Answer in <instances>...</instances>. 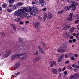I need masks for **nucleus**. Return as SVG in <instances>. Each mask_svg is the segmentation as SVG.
Listing matches in <instances>:
<instances>
[{
  "label": "nucleus",
  "mask_w": 79,
  "mask_h": 79,
  "mask_svg": "<svg viewBox=\"0 0 79 79\" xmlns=\"http://www.w3.org/2000/svg\"><path fill=\"white\" fill-rule=\"evenodd\" d=\"M27 56V55L26 53L23 54L21 53L19 54H15L11 56V60H16L17 58H19L21 59H23L25 57Z\"/></svg>",
  "instance_id": "nucleus-1"
},
{
  "label": "nucleus",
  "mask_w": 79,
  "mask_h": 79,
  "mask_svg": "<svg viewBox=\"0 0 79 79\" xmlns=\"http://www.w3.org/2000/svg\"><path fill=\"white\" fill-rule=\"evenodd\" d=\"M34 26L36 29H37L39 30V29H40V28H41V27H40V23L39 22H36L34 23Z\"/></svg>",
  "instance_id": "nucleus-2"
},
{
  "label": "nucleus",
  "mask_w": 79,
  "mask_h": 79,
  "mask_svg": "<svg viewBox=\"0 0 79 79\" xmlns=\"http://www.w3.org/2000/svg\"><path fill=\"white\" fill-rule=\"evenodd\" d=\"M27 12V14L26 15V16L25 17L27 19H29V18H31V17H32V16H35V13H29Z\"/></svg>",
  "instance_id": "nucleus-3"
},
{
  "label": "nucleus",
  "mask_w": 79,
  "mask_h": 79,
  "mask_svg": "<svg viewBox=\"0 0 79 79\" xmlns=\"http://www.w3.org/2000/svg\"><path fill=\"white\" fill-rule=\"evenodd\" d=\"M70 4L71 8L72 7H76V6H77L78 5L77 3L74 1H71L70 2Z\"/></svg>",
  "instance_id": "nucleus-4"
},
{
  "label": "nucleus",
  "mask_w": 79,
  "mask_h": 79,
  "mask_svg": "<svg viewBox=\"0 0 79 79\" xmlns=\"http://www.w3.org/2000/svg\"><path fill=\"white\" fill-rule=\"evenodd\" d=\"M79 74H75L74 75H72L69 78V79H77L79 77Z\"/></svg>",
  "instance_id": "nucleus-5"
},
{
  "label": "nucleus",
  "mask_w": 79,
  "mask_h": 79,
  "mask_svg": "<svg viewBox=\"0 0 79 79\" xmlns=\"http://www.w3.org/2000/svg\"><path fill=\"white\" fill-rule=\"evenodd\" d=\"M20 10L21 13H27V11H28V10L26 8H20Z\"/></svg>",
  "instance_id": "nucleus-6"
},
{
  "label": "nucleus",
  "mask_w": 79,
  "mask_h": 79,
  "mask_svg": "<svg viewBox=\"0 0 79 79\" xmlns=\"http://www.w3.org/2000/svg\"><path fill=\"white\" fill-rule=\"evenodd\" d=\"M21 10H20V9L19 10H18L15 11L14 13V15L15 16H19L21 15Z\"/></svg>",
  "instance_id": "nucleus-7"
},
{
  "label": "nucleus",
  "mask_w": 79,
  "mask_h": 79,
  "mask_svg": "<svg viewBox=\"0 0 79 79\" xmlns=\"http://www.w3.org/2000/svg\"><path fill=\"white\" fill-rule=\"evenodd\" d=\"M11 50H10L8 52H5L4 55V56L5 58H6V57H8V56L10 55L11 54Z\"/></svg>",
  "instance_id": "nucleus-8"
},
{
  "label": "nucleus",
  "mask_w": 79,
  "mask_h": 79,
  "mask_svg": "<svg viewBox=\"0 0 79 79\" xmlns=\"http://www.w3.org/2000/svg\"><path fill=\"white\" fill-rule=\"evenodd\" d=\"M49 63L51 64L50 65V66L51 67H53L54 66H56V62L54 61H51L49 62Z\"/></svg>",
  "instance_id": "nucleus-9"
},
{
  "label": "nucleus",
  "mask_w": 79,
  "mask_h": 79,
  "mask_svg": "<svg viewBox=\"0 0 79 79\" xmlns=\"http://www.w3.org/2000/svg\"><path fill=\"white\" fill-rule=\"evenodd\" d=\"M40 3L41 6H44L46 5V2L44 0H40Z\"/></svg>",
  "instance_id": "nucleus-10"
},
{
  "label": "nucleus",
  "mask_w": 79,
  "mask_h": 79,
  "mask_svg": "<svg viewBox=\"0 0 79 79\" xmlns=\"http://www.w3.org/2000/svg\"><path fill=\"white\" fill-rule=\"evenodd\" d=\"M27 13V12L21 13L20 16L22 18H24V17H26Z\"/></svg>",
  "instance_id": "nucleus-11"
},
{
  "label": "nucleus",
  "mask_w": 79,
  "mask_h": 79,
  "mask_svg": "<svg viewBox=\"0 0 79 79\" xmlns=\"http://www.w3.org/2000/svg\"><path fill=\"white\" fill-rule=\"evenodd\" d=\"M19 65H20V64L19 63H17L14 66L15 70L16 69H18L19 67Z\"/></svg>",
  "instance_id": "nucleus-12"
},
{
  "label": "nucleus",
  "mask_w": 79,
  "mask_h": 79,
  "mask_svg": "<svg viewBox=\"0 0 79 79\" xmlns=\"http://www.w3.org/2000/svg\"><path fill=\"white\" fill-rule=\"evenodd\" d=\"M71 6H65L64 7V9L66 11H67V10H69V9H71Z\"/></svg>",
  "instance_id": "nucleus-13"
},
{
  "label": "nucleus",
  "mask_w": 79,
  "mask_h": 79,
  "mask_svg": "<svg viewBox=\"0 0 79 79\" xmlns=\"http://www.w3.org/2000/svg\"><path fill=\"white\" fill-rule=\"evenodd\" d=\"M64 10H61L60 11H58L57 14H58L59 15H61V14H63V13H64Z\"/></svg>",
  "instance_id": "nucleus-14"
},
{
  "label": "nucleus",
  "mask_w": 79,
  "mask_h": 79,
  "mask_svg": "<svg viewBox=\"0 0 79 79\" xmlns=\"http://www.w3.org/2000/svg\"><path fill=\"white\" fill-rule=\"evenodd\" d=\"M24 3L23 2H18L17 4V5L18 6H20L23 5Z\"/></svg>",
  "instance_id": "nucleus-15"
},
{
  "label": "nucleus",
  "mask_w": 79,
  "mask_h": 79,
  "mask_svg": "<svg viewBox=\"0 0 79 79\" xmlns=\"http://www.w3.org/2000/svg\"><path fill=\"white\" fill-rule=\"evenodd\" d=\"M52 71L54 74H57V70L56 69H52Z\"/></svg>",
  "instance_id": "nucleus-16"
},
{
  "label": "nucleus",
  "mask_w": 79,
  "mask_h": 79,
  "mask_svg": "<svg viewBox=\"0 0 79 79\" xmlns=\"http://www.w3.org/2000/svg\"><path fill=\"white\" fill-rule=\"evenodd\" d=\"M74 28L73 27L70 29L69 33H72L73 32H74Z\"/></svg>",
  "instance_id": "nucleus-17"
},
{
  "label": "nucleus",
  "mask_w": 79,
  "mask_h": 79,
  "mask_svg": "<svg viewBox=\"0 0 79 79\" xmlns=\"http://www.w3.org/2000/svg\"><path fill=\"white\" fill-rule=\"evenodd\" d=\"M58 56L59 58H62L64 57V54H59L58 55Z\"/></svg>",
  "instance_id": "nucleus-18"
},
{
  "label": "nucleus",
  "mask_w": 79,
  "mask_h": 79,
  "mask_svg": "<svg viewBox=\"0 0 79 79\" xmlns=\"http://www.w3.org/2000/svg\"><path fill=\"white\" fill-rule=\"evenodd\" d=\"M34 9L33 8V7H31L30 8V11H31V12L30 13H34Z\"/></svg>",
  "instance_id": "nucleus-19"
},
{
  "label": "nucleus",
  "mask_w": 79,
  "mask_h": 79,
  "mask_svg": "<svg viewBox=\"0 0 79 79\" xmlns=\"http://www.w3.org/2000/svg\"><path fill=\"white\" fill-rule=\"evenodd\" d=\"M57 52H60V53L64 52V50H63V49H57Z\"/></svg>",
  "instance_id": "nucleus-20"
},
{
  "label": "nucleus",
  "mask_w": 79,
  "mask_h": 79,
  "mask_svg": "<svg viewBox=\"0 0 79 79\" xmlns=\"http://www.w3.org/2000/svg\"><path fill=\"white\" fill-rule=\"evenodd\" d=\"M48 19H51V18H52V15L49 14L48 15Z\"/></svg>",
  "instance_id": "nucleus-21"
},
{
  "label": "nucleus",
  "mask_w": 79,
  "mask_h": 79,
  "mask_svg": "<svg viewBox=\"0 0 79 79\" xmlns=\"http://www.w3.org/2000/svg\"><path fill=\"white\" fill-rule=\"evenodd\" d=\"M6 3H4L2 5V8H6Z\"/></svg>",
  "instance_id": "nucleus-22"
},
{
  "label": "nucleus",
  "mask_w": 79,
  "mask_h": 79,
  "mask_svg": "<svg viewBox=\"0 0 79 79\" xmlns=\"http://www.w3.org/2000/svg\"><path fill=\"white\" fill-rule=\"evenodd\" d=\"M47 14H45L44 17L43 18V19H44V21H45V20H46V18H47Z\"/></svg>",
  "instance_id": "nucleus-23"
},
{
  "label": "nucleus",
  "mask_w": 79,
  "mask_h": 79,
  "mask_svg": "<svg viewBox=\"0 0 79 79\" xmlns=\"http://www.w3.org/2000/svg\"><path fill=\"white\" fill-rule=\"evenodd\" d=\"M76 7H72L70 9L71 11H74L76 10Z\"/></svg>",
  "instance_id": "nucleus-24"
},
{
  "label": "nucleus",
  "mask_w": 79,
  "mask_h": 79,
  "mask_svg": "<svg viewBox=\"0 0 79 79\" xmlns=\"http://www.w3.org/2000/svg\"><path fill=\"white\" fill-rule=\"evenodd\" d=\"M19 74H20V72H17L16 73H15V74L14 75H13V77H16V76H17L18 75H19Z\"/></svg>",
  "instance_id": "nucleus-25"
},
{
  "label": "nucleus",
  "mask_w": 79,
  "mask_h": 79,
  "mask_svg": "<svg viewBox=\"0 0 79 79\" xmlns=\"http://www.w3.org/2000/svg\"><path fill=\"white\" fill-rule=\"evenodd\" d=\"M16 45L19 47V48H21V45H20V42H18L16 43Z\"/></svg>",
  "instance_id": "nucleus-26"
},
{
  "label": "nucleus",
  "mask_w": 79,
  "mask_h": 79,
  "mask_svg": "<svg viewBox=\"0 0 79 79\" xmlns=\"http://www.w3.org/2000/svg\"><path fill=\"white\" fill-rule=\"evenodd\" d=\"M14 0H9L8 2L9 3H14Z\"/></svg>",
  "instance_id": "nucleus-27"
},
{
  "label": "nucleus",
  "mask_w": 79,
  "mask_h": 79,
  "mask_svg": "<svg viewBox=\"0 0 79 79\" xmlns=\"http://www.w3.org/2000/svg\"><path fill=\"white\" fill-rule=\"evenodd\" d=\"M15 21L16 22H19V21H20V19L19 18H17L15 19Z\"/></svg>",
  "instance_id": "nucleus-28"
},
{
  "label": "nucleus",
  "mask_w": 79,
  "mask_h": 79,
  "mask_svg": "<svg viewBox=\"0 0 79 79\" xmlns=\"http://www.w3.org/2000/svg\"><path fill=\"white\" fill-rule=\"evenodd\" d=\"M18 8V6H17V4L16 5H15L14 6L13 8H14V10H16V8Z\"/></svg>",
  "instance_id": "nucleus-29"
},
{
  "label": "nucleus",
  "mask_w": 79,
  "mask_h": 79,
  "mask_svg": "<svg viewBox=\"0 0 79 79\" xmlns=\"http://www.w3.org/2000/svg\"><path fill=\"white\" fill-rule=\"evenodd\" d=\"M67 19L69 20V21H72V19H73V18L71 17H69L67 18Z\"/></svg>",
  "instance_id": "nucleus-30"
},
{
  "label": "nucleus",
  "mask_w": 79,
  "mask_h": 79,
  "mask_svg": "<svg viewBox=\"0 0 79 79\" xmlns=\"http://www.w3.org/2000/svg\"><path fill=\"white\" fill-rule=\"evenodd\" d=\"M9 7H13V4L12 3H10L9 5Z\"/></svg>",
  "instance_id": "nucleus-31"
},
{
  "label": "nucleus",
  "mask_w": 79,
  "mask_h": 79,
  "mask_svg": "<svg viewBox=\"0 0 79 79\" xmlns=\"http://www.w3.org/2000/svg\"><path fill=\"white\" fill-rule=\"evenodd\" d=\"M67 68L68 69H73V68L72 67L70 66H68L67 67Z\"/></svg>",
  "instance_id": "nucleus-32"
},
{
  "label": "nucleus",
  "mask_w": 79,
  "mask_h": 79,
  "mask_svg": "<svg viewBox=\"0 0 79 79\" xmlns=\"http://www.w3.org/2000/svg\"><path fill=\"white\" fill-rule=\"evenodd\" d=\"M20 47L21 48L23 47V48H24L25 47V46H24V44L23 43L22 44Z\"/></svg>",
  "instance_id": "nucleus-33"
},
{
  "label": "nucleus",
  "mask_w": 79,
  "mask_h": 79,
  "mask_svg": "<svg viewBox=\"0 0 79 79\" xmlns=\"http://www.w3.org/2000/svg\"><path fill=\"white\" fill-rule=\"evenodd\" d=\"M7 11L8 12H11V11H12V10L11 9H7Z\"/></svg>",
  "instance_id": "nucleus-34"
},
{
  "label": "nucleus",
  "mask_w": 79,
  "mask_h": 79,
  "mask_svg": "<svg viewBox=\"0 0 79 79\" xmlns=\"http://www.w3.org/2000/svg\"><path fill=\"white\" fill-rule=\"evenodd\" d=\"M38 19L39 20H40V21H41L42 19V18L40 16H39L38 17Z\"/></svg>",
  "instance_id": "nucleus-35"
},
{
  "label": "nucleus",
  "mask_w": 79,
  "mask_h": 79,
  "mask_svg": "<svg viewBox=\"0 0 79 79\" xmlns=\"http://www.w3.org/2000/svg\"><path fill=\"white\" fill-rule=\"evenodd\" d=\"M73 13H70L69 14V16L70 17L72 18L73 17Z\"/></svg>",
  "instance_id": "nucleus-36"
},
{
  "label": "nucleus",
  "mask_w": 79,
  "mask_h": 79,
  "mask_svg": "<svg viewBox=\"0 0 79 79\" xmlns=\"http://www.w3.org/2000/svg\"><path fill=\"white\" fill-rule=\"evenodd\" d=\"M19 40L20 42H23V38L20 39Z\"/></svg>",
  "instance_id": "nucleus-37"
},
{
  "label": "nucleus",
  "mask_w": 79,
  "mask_h": 79,
  "mask_svg": "<svg viewBox=\"0 0 79 79\" xmlns=\"http://www.w3.org/2000/svg\"><path fill=\"white\" fill-rule=\"evenodd\" d=\"M40 52H41L42 53H43V54H44V51L42 50V49L40 50Z\"/></svg>",
  "instance_id": "nucleus-38"
},
{
  "label": "nucleus",
  "mask_w": 79,
  "mask_h": 79,
  "mask_svg": "<svg viewBox=\"0 0 79 79\" xmlns=\"http://www.w3.org/2000/svg\"><path fill=\"white\" fill-rule=\"evenodd\" d=\"M38 12H39V10H34V13H35H35H37Z\"/></svg>",
  "instance_id": "nucleus-39"
},
{
  "label": "nucleus",
  "mask_w": 79,
  "mask_h": 79,
  "mask_svg": "<svg viewBox=\"0 0 79 79\" xmlns=\"http://www.w3.org/2000/svg\"><path fill=\"white\" fill-rule=\"evenodd\" d=\"M37 60H40V59H41L42 58V57L40 56H38L36 58Z\"/></svg>",
  "instance_id": "nucleus-40"
},
{
  "label": "nucleus",
  "mask_w": 79,
  "mask_h": 79,
  "mask_svg": "<svg viewBox=\"0 0 79 79\" xmlns=\"http://www.w3.org/2000/svg\"><path fill=\"white\" fill-rule=\"evenodd\" d=\"M42 10L43 11H45L47 10V8H44L42 9Z\"/></svg>",
  "instance_id": "nucleus-41"
},
{
  "label": "nucleus",
  "mask_w": 79,
  "mask_h": 79,
  "mask_svg": "<svg viewBox=\"0 0 79 79\" xmlns=\"http://www.w3.org/2000/svg\"><path fill=\"white\" fill-rule=\"evenodd\" d=\"M79 23V20H77L75 22V24H77V23Z\"/></svg>",
  "instance_id": "nucleus-42"
},
{
  "label": "nucleus",
  "mask_w": 79,
  "mask_h": 79,
  "mask_svg": "<svg viewBox=\"0 0 79 79\" xmlns=\"http://www.w3.org/2000/svg\"><path fill=\"white\" fill-rule=\"evenodd\" d=\"M38 48L39 49V50H40L42 49V48H41V47H40L39 46H38Z\"/></svg>",
  "instance_id": "nucleus-43"
},
{
  "label": "nucleus",
  "mask_w": 79,
  "mask_h": 79,
  "mask_svg": "<svg viewBox=\"0 0 79 79\" xmlns=\"http://www.w3.org/2000/svg\"><path fill=\"white\" fill-rule=\"evenodd\" d=\"M41 44L43 45L44 47H45V44H44V43H43V42H41Z\"/></svg>",
  "instance_id": "nucleus-44"
},
{
  "label": "nucleus",
  "mask_w": 79,
  "mask_h": 79,
  "mask_svg": "<svg viewBox=\"0 0 79 79\" xmlns=\"http://www.w3.org/2000/svg\"><path fill=\"white\" fill-rule=\"evenodd\" d=\"M19 23L20 24H24V22H23L22 21H20L19 22Z\"/></svg>",
  "instance_id": "nucleus-45"
},
{
  "label": "nucleus",
  "mask_w": 79,
  "mask_h": 79,
  "mask_svg": "<svg viewBox=\"0 0 79 79\" xmlns=\"http://www.w3.org/2000/svg\"><path fill=\"white\" fill-rule=\"evenodd\" d=\"M69 63V60H67L65 62V63L66 64H68V63Z\"/></svg>",
  "instance_id": "nucleus-46"
},
{
  "label": "nucleus",
  "mask_w": 79,
  "mask_h": 79,
  "mask_svg": "<svg viewBox=\"0 0 79 79\" xmlns=\"http://www.w3.org/2000/svg\"><path fill=\"white\" fill-rule=\"evenodd\" d=\"M76 17L77 19H79V14H77L76 15Z\"/></svg>",
  "instance_id": "nucleus-47"
},
{
  "label": "nucleus",
  "mask_w": 79,
  "mask_h": 79,
  "mask_svg": "<svg viewBox=\"0 0 79 79\" xmlns=\"http://www.w3.org/2000/svg\"><path fill=\"white\" fill-rule=\"evenodd\" d=\"M2 36L3 37H5V33L4 32L2 33Z\"/></svg>",
  "instance_id": "nucleus-48"
},
{
  "label": "nucleus",
  "mask_w": 79,
  "mask_h": 79,
  "mask_svg": "<svg viewBox=\"0 0 79 79\" xmlns=\"http://www.w3.org/2000/svg\"><path fill=\"white\" fill-rule=\"evenodd\" d=\"M63 35L64 36H65V37H67V33H64V34Z\"/></svg>",
  "instance_id": "nucleus-49"
},
{
  "label": "nucleus",
  "mask_w": 79,
  "mask_h": 79,
  "mask_svg": "<svg viewBox=\"0 0 79 79\" xmlns=\"http://www.w3.org/2000/svg\"><path fill=\"white\" fill-rule=\"evenodd\" d=\"M61 71V68H59L58 70V71H59L58 72L59 73Z\"/></svg>",
  "instance_id": "nucleus-50"
},
{
  "label": "nucleus",
  "mask_w": 79,
  "mask_h": 79,
  "mask_svg": "<svg viewBox=\"0 0 79 79\" xmlns=\"http://www.w3.org/2000/svg\"><path fill=\"white\" fill-rule=\"evenodd\" d=\"M62 59L61 58H60V59H59L58 60V62H60V61H61Z\"/></svg>",
  "instance_id": "nucleus-51"
},
{
  "label": "nucleus",
  "mask_w": 79,
  "mask_h": 79,
  "mask_svg": "<svg viewBox=\"0 0 79 79\" xmlns=\"http://www.w3.org/2000/svg\"><path fill=\"white\" fill-rule=\"evenodd\" d=\"M71 60H74V57L72 56L71 57Z\"/></svg>",
  "instance_id": "nucleus-52"
},
{
  "label": "nucleus",
  "mask_w": 79,
  "mask_h": 79,
  "mask_svg": "<svg viewBox=\"0 0 79 79\" xmlns=\"http://www.w3.org/2000/svg\"><path fill=\"white\" fill-rule=\"evenodd\" d=\"M74 71L75 72H77V69H74Z\"/></svg>",
  "instance_id": "nucleus-53"
},
{
  "label": "nucleus",
  "mask_w": 79,
  "mask_h": 79,
  "mask_svg": "<svg viewBox=\"0 0 79 79\" xmlns=\"http://www.w3.org/2000/svg\"><path fill=\"white\" fill-rule=\"evenodd\" d=\"M64 74H65V75H66L67 74H68V72H67V71H65L64 72Z\"/></svg>",
  "instance_id": "nucleus-54"
},
{
  "label": "nucleus",
  "mask_w": 79,
  "mask_h": 79,
  "mask_svg": "<svg viewBox=\"0 0 79 79\" xmlns=\"http://www.w3.org/2000/svg\"><path fill=\"white\" fill-rule=\"evenodd\" d=\"M69 42L70 43V44H71L72 43V40H70L69 41Z\"/></svg>",
  "instance_id": "nucleus-55"
},
{
  "label": "nucleus",
  "mask_w": 79,
  "mask_h": 79,
  "mask_svg": "<svg viewBox=\"0 0 79 79\" xmlns=\"http://www.w3.org/2000/svg\"><path fill=\"white\" fill-rule=\"evenodd\" d=\"M11 26L13 28L15 26V25L14 24H12V25H11Z\"/></svg>",
  "instance_id": "nucleus-56"
},
{
  "label": "nucleus",
  "mask_w": 79,
  "mask_h": 79,
  "mask_svg": "<svg viewBox=\"0 0 79 79\" xmlns=\"http://www.w3.org/2000/svg\"><path fill=\"white\" fill-rule=\"evenodd\" d=\"M37 60L36 58L33 60V61H37Z\"/></svg>",
  "instance_id": "nucleus-57"
},
{
  "label": "nucleus",
  "mask_w": 79,
  "mask_h": 79,
  "mask_svg": "<svg viewBox=\"0 0 79 79\" xmlns=\"http://www.w3.org/2000/svg\"><path fill=\"white\" fill-rule=\"evenodd\" d=\"M76 40L75 39H73V42H76Z\"/></svg>",
  "instance_id": "nucleus-58"
},
{
  "label": "nucleus",
  "mask_w": 79,
  "mask_h": 79,
  "mask_svg": "<svg viewBox=\"0 0 79 79\" xmlns=\"http://www.w3.org/2000/svg\"><path fill=\"white\" fill-rule=\"evenodd\" d=\"M70 38L71 39H73V38H74V37H73V36H71L70 37Z\"/></svg>",
  "instance_id": "nucleus-59"
},
{
  "label": "nucleus",
  "mask_w": 79,
  "mask_h": 79,
  "mask_svg": "<svg viewBox=\"0 0 79 79\" xmlns=\"http://www.w3.org/2000/svg\"><path fill=\"white\" fill-rule=\"evenodd\" d=\"M34 55H38V52L37 51L35 54H34Z\"/></svg>",
  "instance_id": "nucleus-60"
},
{
  "label": "nucleus",
  "mask_w": 79,
  "mask_h": 79,
  "mask_svg": "<svg viewBox=\"0 0 79 79\" xmlns=\"http://www.w3.org/2000/svg\"><path fill=\"white\" fill-rule=\"evenodd\" d=\"M74 56H75V57H77V54H75Z\"/></svg>",
  "instance_id": "nucleus-61"
},
{
  "label": "nucleus",
  "mask_w": 79,
  "mask_h": 79,
  "mask_svg": "<svg viewBox=\"0 0 79 79\" xmlns=\"http://www.w3.org/2000/svg\"><path fill=\"white\" fill-rule=\"evenodd\" d=\"M29 23V21H26L25 22V23L26 24H28V23Z\"/></svg>",
  "instance_id": "nucleus-62"
},
{
  "label": "nucleus",
  "mask_w": 79,
  "mask_h": 79,
  "mask_svg": "<svg viewBox=\"0 0 79 79\" xmlns=\"http://www.w3.org/2000/svg\"><path fill=\"white\" fill-rule=\"evenodd\" d=\"M76 68H79V65H77L76 66Z\"/></svg>",
  "instance_id": "nucleus-63"
},
{
  "label": "nucleus",
  "mask_w": 79,
  "mask_h": 79,
  "mask_svg": "<svg viewBox=\"0 0 79 79\" xmlns=\"http://www.w3.org/2000/svg\"><path fill=\"white\" fill-rule=\"evenodd\" d=\"M65 58H67L68 57V55L67 54H65Z\"/></svg>",
  "instance_id": "nucleus-64"
}]
</instances>
